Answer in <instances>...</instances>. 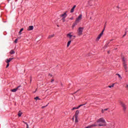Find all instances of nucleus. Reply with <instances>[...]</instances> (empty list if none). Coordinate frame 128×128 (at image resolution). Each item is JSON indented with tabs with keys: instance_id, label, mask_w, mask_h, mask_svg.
I'll return each instance as SVG.
<instances>
[{
	"instance_id": "obj_4",
	"label": "nucleus",
	"mask_w": 128,
	"mask_h": 128,
	"mask_svg": "<svg viewBox=\"0 0 128 128\" xmlns=\"http://www.w3.org/2000/svg\"><path fill=\"white\" fill-rule=\"evenodd\" d=\"M104 30H103L102 32L98 35V36L97 37L96 40L97 42H98L100 40V38H102V36L104 34Z\"/></svg>"
},
{
	"instance_id": "obj_8",
	"label": "nucleus",
	"mask_w": 128,
	"mask_h": 128,
	"mask_svg": "<svg viewBox=\"0 0 128 128\" xmlns=\"http://www.w3.org/2000/svg\"><path fill=\"white\" fill-rule=\"evenodd\" d=\"M62 18H66V16H68V14H66V12L64 13V14H62L60 16Z\"/></svg>"
},
{
	"instance_id": "obj_18",
	"label": "nucleus",
	"mask_w": 128,
	"mask_h": 128,
	"mask_svg": "<svg viewBox=\"0 0 128 128\" xmlns=\"http://www.w3.org/2000/svg\"><path fill=\"white\" fill-rule=\"evenodd\" d=\"M114 84H112V85L108 86V88H114Z\"/></svg>"
},
{
	"instance_id": "obj_34",
	"label": "nucleus",
	"mask_w": 128,
	"mask_h": 128,
	"mask_svg": "<svg viewBox=\"0 0 128 128\" xmlns=\"http://www.w3.org/2000/svg\"><path fill=\"white\" fill-rule=\"evenodd\" d=\"M54 79H52V80H51V82H54Z\"/></svg>"
},
{
	"instance_id": "obj_36",
	"label": "nucleus",
	"mask_w": 128,
	"mask_h": 128,
	"mask_svg": "<svg viewBox=\"0 0 128 128\" xmlns=\"http://www.w3.org/2000/svg\"><path fill=\"white\" fill-rule=\"evenodd\" d=\"M70 20H74V18L72 17L71 18H70Z\"/></svg>"
},
{
	"instance_id": "obj_32",
	"label": "nucleus",
	"mask_w": 128,
	"mask_h": 128,
	"mask_svg": "<svg viewBox=\"0 0 128 128\" xmlns=\"http://www.w3.org/2000/svg\"><path fill=\"white\" fill-rule=\"evenodd\" d=\"M102 113L104 114V110H102Z\"/></svg>"
},
{
	"instance_id": "obj_30",
	"label": "nucleus",
	"mask_w": 128,
	"mask_h": 128,
	"mask_svg": "<svg viewBox=\"0 0 128 128\" xmlns=\"http://www.w3.org/2000/svg\"><path fill=\"white\" fill-rule=\"evenodd\" d=\"M126 36V32H125L123 36V37Z\"/></svg>"
},
{
	"instance_id": "obj_28",
	"label": "nucleus",
	"mask_w": 128,
	"mask_h": 128,
	"mask_svg": "<svg viewBox=\"0 0 128 128\" xmlns=\"http://www.w3.org/2000/svg\"><path fill=\"white\" fill-rule=\"evenodd\" d=\"M15 44H16L18 42V39H16L14 41Z\"/></svg>"
},
{
	"instance_id": "obj_13",
	"label": "nucleus",
	"mask_w": 128,
	"mask_h": 128,
	"mask_svg": "<svg viewBox=\"0 0 128 128\" xmlns=\"http://www.w3.org/2000/svg\"><path fill=\"white\" fill-rule=\"evenodd\" d=\"M76 8V6L74 5L71 9L70 12H74V8Z\"/></svg>"
},
{
	"instance_id": "obj_35",
	"label": "nucleus",
	"mask_w": 128,
	"mask_h": 128,
	"mask_svg": "<svg viewBox=\"0 0 128 128\" xmlns=\"http://www.w3.org/2000/svg\"><path fill=\"white\" fill-rule=\"evenodd\" d=\"M26 128H28V124H26Z\"/></svg>"
},
{
	"instance_id": "obj_26",
	"label": "nucleus",
	"mask_w": 128,
	"mask_h": 128,
	"mask_svg": "<svg viewBox=\"0 0 128 128\" xmlns=\"http://www.w3.org/2000/svg\"><path fill=\"white\" fill-rule=\"evenodd\" d=\"M34 100H40V98H38V96H36V98H34Z\"/></svg>"
},
{
	"instance_id": "obj_21",
	"label": "nucleus",
	"mask_w": 128,
	"mask_h": 128,
	"mask_svg": "<svg viewBox=\"0 0 128 128\" xmlns=\"http://www.w3.org/2000/svg\"><path fill=\"white\" fill-rule=\"evenodd\" d=\"M24 30V28L20 29V31L19 32V34H22V32Z\"/></svg>"
},
{
	"instance_id": "obj_11",
	"label": "nucleus",
	"mask_w": 128,
	"mask_h": 128,
	"mask_svg": "<svg viewBox=\"0 0 128 128\" xmlns=\"http://www.w3.org/2000/svg\"><path fill=\"white\" fill-rule=\"evenodd\" d=\"M79 114H80V111H78V110H77L75 114V118H78Z\"/></svg>"
},
{
	"instance_id": "obj_38",
	"label": "nucleus",
	"mask_w": 128,
	"mask_h": 128,
	"mask_svg": "<svg viewBox=\"0 0 128 128\" xmlns=\"http://www.w3.org/2000/svg\"><path fill=\"white\" fill-rule=\"evenodd\" d=\"M49 76H52L50 74H49Z\"/></svg>"
},
{
	"instance_id": "obj_43",
	"label": "nucleus",
	"mask_w": 128,
	"mask_h": 128,
	"mask_svg": "<svg viewBox=\"0 0 128 128\" xmlns=\"http://www.w3.org/2000/svg\"><path fill=\"white\" fill-rule=\"evenodd\" d=\"M30 82H32V80H30Z\"/></svg>"
},
{
	"instance_id": "obj_15",
	"label": "nucleus",
	"mask_w": 128,
	"mask_h": 128,
	"mask_svg": "<svg viewBox=\"0 0 128 128\" xmlns=\"http://www.w3.org/2000/svg\"><path fill=\"white\" fill-rule=\"evenodd\" d=\"M78 22H75V23L73 24L72 26V28H74L75 26H76V24H78Z\"/></svg>"
},
{
	"instance_id": "obj_41",
	"label": "nucleus",
	"mask_w": 128,
	"mask_h": 128,
	"mask_svg": "<svg viewBox=\"0 0 128 128\" xmlns=\"http://www.w3.org/2000/svg\"><path fill=\"white\" fill-rule=\"evenodd\" d=\"M57 26H58H58H60L58 25Z\"/></svg>"
},
{
	"instance_id": "obj_16",
	"label": "nucleus",
	"mask_w": 128,
	"mask_h": 128,
	"mask_svg": "<svg viewBox=\"0 0 128 128\" xmlns=\"http://www.w3.org/2000/svg\"><path fill=\"white\" fill-rule=\"evenodd\" d=\"M54 34L49 36L48 38H54Z\"/></svg>"
},
{
	"instance_id": "obj_14",
	"label": "nucleus",
	"mask_w": 128,
	"mask_h": 128,
	"mask_svg": "<svg viewBox=\"0 0 128 128\" xmlns=\"http://www.w3.org/2000/svg\"><path fill=\"white\" fill-rule=\"evenodd\" d=\"M22 112L19 111L18 113V116H22Z\"/></svg>"
},
{
	"instance_id": "obj_37",
	"label": "nucleus",
	"mask_w": 128,
	"mask_h": 128,
	"mask_svg": "<svg viewBox=\"0 0 128 128\" xmlns=\"http://www.w3.org/2000/svg\"><path fill=\"white\" fill-rule=\"evenodd\" d=\"M104 110H108V108L104 109Z\"/></svg>"
},
{
	"instance_id": "obj_27",
	"label": "nucleus",
	"mask_w": 128,
	"mask_h": 128,
	"mask_svg": "<svg viewBox=\"0 0 128 128\" xmlns=\"http://www.w3.org/2000/svg\"><path fill=\"white\" fill-rule=\"evenodd\" d=\"M77 110L76 108L74 107L72 108V110Z\"/></svg>"
},
{
	"instance_id": "obj_9",
	"label": "nucleus",
	"mask_w": 128,
	"mask_h": 128,
	"mask_svg": "<svg viewBox=\"0 0 128 128\" xmlns=\"http://www.w3.org/2000/svg\"><path fill=\"white\" fill-rule=\"evenodd\" d=\"M71 34H72V33H70V34H68L67 36H68V38H72H72H73V40H74V38H76V36H73Z\"/></svg>"
},
{
	"instance_id": "obj_19",
	"label": "nucleus",
	"mask_w": 128,
	"mask_h": 128,
	"mask_svg": "<svg viewBox=\"0 0 128 128\" xmlns=\"http://www.w3.org/2000/svg\"><path fill=\"white\" fill-rule=\"evenodd\" d=\"M15 53L14 51V50H12L10 52V54H14Z\"/></svg>"
},
{
	"instance_id": "obj_6",
	"label": "nucleus",
	"mask_w": 128,
	"mask_h": 128,
	"mask_svg": "<svg viewBox=\"0 0 128 128\" xmlns=\"http://www.w3.org/2000/svg\"><path fill=\"white\" fill-rule=\"evenodd\" d=\"M20 86H18L17 88L11 90V92H16V90H20Z\"/></svg>"
},
{
	"instance_id": "obj_12",
	"label": "nucleus",
	"mask_w": 128,
	"mask_h": 128,
	"mask_svg": "<svg viewBox=\"0 0 128 128\" xmlns=\"http://www.w3.org/2000/svg\"><path fill=\"white\" fill-rule=\"evenodd\" d=\"M34 30V26H29L28 28V30Z\"/></svg>"
},
{
	"instance_id": "obj_24",
	"label": "nucleus",
	"mask_w": 128,
	"mask_h": 128,
	"mask_svg": "<svg viewBox=\"0 0 128 128\" xmlns=\"http://www.w3.org/2000/svg\"><path fill=\"white\" fill-rule=\"evenodd\" d=\"M116 76H118V78H122V76H120V74H116Z\"/></svg>"
},
{
	"instance_id": "obj_40",
	"label": "nucleus",
	"mask_w": 128,
	"mask_h": 128,
	"mask_svg": "<svg viewBox=\"0 0 128 128\" xmlns=\"http://www.w3.org/2000/svg\"><path fill=\"white\" fill-rule=\"evenodd\" d=\"M105 24H106V22Z\"/></svg>"
},
{
	"instance_id": "obj_23",
	"label": "nucleus",
	"mask_w": 128,
	"mask_h": 128,
	"mask_svg": "<svg viewBox=\"0 0 128 128\" xmlns=\"http://www.w3.org/2000/svg\"><path fill=\"white\" fill-rule=\"evenodd\" d=\"M76 118V120H75L76 122H78V118Z\"/></svg>"
},
{
	"instance_id": "obj_22",
	"label": "nucleus",
	"mask_w": 128,
	"mask_h": 128,
	"mask_svg": "<svg viewBox=\"0 0 128 128\" xmlns=\"http://www.w3.org/2000/svg\"><path fill=\"white\" fill-rule=\"evenodd\" d=\"M62 20L63 22H66V18H62Z\"/></svg>"
},
{
	"instance_id": "obj_3",
	"label": "nucleus",
	"mask_w": 128,
	"mask_h": 128,
	"mask_svg": "<svg viewBox=\"0 0 128 128\" xmlns=\"http://www.w3.org/2000/svg\"><path fill=\"white\" fill-rule=\"evenodd\" d=\"M82 14H80L78 18H76V22H80L82 20Z\"/></svg>"
},
{
	"instance_id": "obj_33",
	"label": "nucleus",
	"mask_w": 128,
	"mask_h": 128,
	"mask_svg": "<svg viewBox=\"0 0 128 128\" xmlns=\"http://www.w3.org/2000/svg\"><path fill=\"white\" fill-rule=\"evenodd\" d=\"M126 88H128V84H126Z\"/></svg>"
},
{
	"instance_id": "obj_31",
	"label": "nucleus",
	"mask_w": 128,
	"mask_h": 128,
	"mask_svg": "<svg viewBox=\"0 0 128 128\" xmlns=\"http://www.w3.org/2000/svg\"><path fill=\"white\" fill-rule=\"evenodd\" d=\"M23 122L24 123V124H28V123H26V122H24V121H23Z\"/></svg>"
},
{
	"instance_id": "obj_2",
	"label": "nucleus",
	"mask_w": 128,
	"mask_h": 128,
	"mask_svg": "<svg viewBox=\"0 0 128 128\" xmlns=\"http://www.w3.org/2000/svg\"><path fill=\"white\" fill-rule=\"evenodd\" d=\"M84 30V28H79L78 29V36H82V32Z\"/></svg>"
},
{
	"instance_id": "obj_42",
	"label": "nucleus",
	"mask_w": 128,
	"mask_h": 128,
	"mask_svg": "<svg viewBox=\"0 0 128 128\" xmlns=\"http://www.w3.org/2000/svg\"><path fill=\"white\" fill-rule=\"evenodd\" d=\"M104 28H106V25L104 26Z\"/></svg>"
},
{
	"instance_id": "obj_5",
	"label": "nucleus",
	"mask_w": 128,
	"mask_h": 128,
	"mask_svg": "<svg viewBox=\"0 0 128 128\" xmlns=\"http://www.w3.org/2000/svg\"><path fill=\"white\" fill-rule=\"evenodd\" d=\"M120 104H121L122 108H123L124 110H126V104H124V103L122 101H120Z\"/></svg>"
},
{
	"instance_id": "obj_17",
	"label": "nucleus",
	"mask_w": 128,
	"mask_h": 128,
	"mask_svg": "<svg viewBox=\"0 0 128 128\" xmlns=\"http://www.w3.org/2000/svg\"><path fill=\"white\" fill-rule=\"evenodd\" d=\"M72 42V40H70L68 42L67 44V47L68 48L70 46V43Z\"/></svg>"
},
{
	"instance_id": "obj_25",
	"label": "nucleus",
	"mask_w": 128,
	"mask_h": 128,
	"mask_svg": "<svg viewBox=\"0 0 128 128\" xmlns=\"http://www.w3.org/2000/svg\"><path fill=\"white\" fill-rule=\"evenodd\" d=\"M8 66H10V64L8 63V64L6 66V68H8Z\"/></svg>"
},
{
	"instance_id": "obj_39",
	"label": "nucleus",
	"mask_w": 128,
	"mask_h": 128,
	"mask_svg": "<svg viewBox=\"0 0 128 128\" xmlns=\"http://www.w3.org/2000/svg\"><path fill=\"white\" fill-rule=\"evenodd\" d=\"M72 120H74V118L73 117L72 118Z\"/></svg>"
},
{
	"instance_id": "obj_29",
	"label": "nucleus",
	"mask_w": 128,
	"mask_h": 128,
	"mask_svg": "<svg viewBox=\"0 0 128 128\" xmlns=\"http://www.w3.org/2000/svg\"><path fill=\"white\" fill-rule=\"evenodd\" d=\"M48 106V104L46 105V106H43L42 107V108H46V106Z\"/></svg>"
},
{
	"instance_id": "obj_10",
	"label": "nucleus",
	"mask_w": 128,
	"mask_h": 128,
	"mask_svg": "<svg viewBox=\"0 0 128 128\" xmlns=\"http://www.w3.org/2000/svg\"><path fill=\"white\" fill-rule=\"evenodd\" d=\"M14 60V58H10L9 59L6 60V62L7 64H8V62H10L11 60Z\"/></svg>"
},
{
	"instance_id": "obj_7",
	"label": "nucleus",
	"mask_w": 128,
	"mask_h": 128,
	"mask_svg": "<svg viewBox=\"0 0 128 128\" xmlns=\"http://www.w3.org/2000/svg\"><path fill=\"white\" fill-rule=\"evenodd\" d=\"M122 60H123V66H124V68L125 70H126L128 68V67L126 66V61H124V58H123Z\"/></svg>"
},
{
	"instance_id": "obj_1",
	"label": "nucleus",
	"mask_w": 128,
	"mask_h": 128,
	"mask_svg": "<svg viewBox=\"0 0 128 128\" xmlns=\"http://www.w3.org/2000/svg\"><path fill=\"white\" fill-rule=\"evenodd\" d=\"M92 126H95L94 128L96 126H106V122L104 118H100Z\"/></svg>"
},
{
	"instance_id": "obj_20",
	"label": "nucleus",
	"mask_w": 128,
	"mask_h": 128,
	"mask_svg": "<svg viewBox=\"0 0 128 128\" xmlns=\"http://www.w3.org/2000/svg\"><path fill=\"white\" fill-rule=\"evenodd\" d=\"M86 104H80L78 106V107H77L76 108L77 110H78V108H80V106H85Z\"/></svg>"
}]
</instances>
